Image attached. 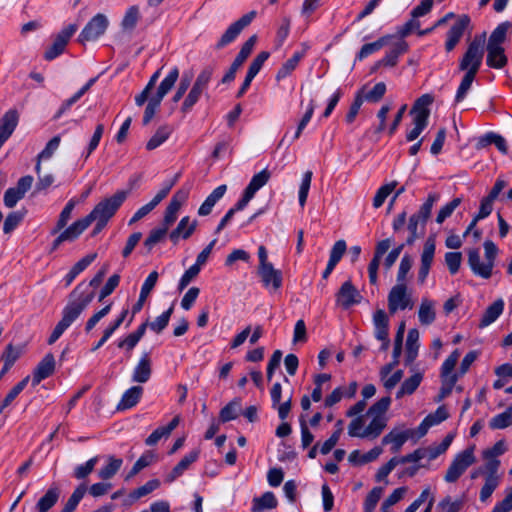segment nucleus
Masks as SVG:
<instances>
[{
	"label": "nucleus",
	"mask_w": 512,
	"mask_h": 512,
	"mask_svg": "<svg viewBox=\"0 0 512 512\" xmlns=\"http://www.w3.org/2000/svg\"><path fill=\"white\" fill-rule=\"evenodd\" d=\"M95 293L93 290H88L84 283H79L69 295V300L62 310V318L55 326L50 337L48 344H54L61 335L72 325V323L81 315L86 307L94 299Z\"/></svg>",
	"instance_id": "f257e3e1"
},
{
	"label": "nucleus",
	"mask_w": 512,
	"mask_h": 512,
	"mask_svg": "<svg viewBox=\"0 0 512 512\" xmlns=\"http://www.w3.org/2000/svg\"><path fill=\"white\" fill-rule=\"evenodd\" d=\"M95 293L93 290H88L84 283H79L69 295V300L62 310V318L55 326L50 337L48 344H54L61 335L72 325V323L81 315L86 307L94 299Z\"/></svg>",
	"instance_id": "f03ea898"
},
{
	"label": "nucleus",
	"mask_w": 512,
	"mask_h": 512,
	"mask_svg": "<svg viewBox=\"0 0 512 512\" xmlns=\"http://www.w3.org/2000/svg\"><path fill=\"white\" fill-rule=\"evenodd\" d=\"M433 102L434 97L431 94H423L414 102L410 110L414 127L406 134V140L408 142L416 140L427 127L430 116V106Z\"/></svg>",
	"instance_id": "7ed1b4c3"
},
{
	"label": "nucleus",
	"mask_w": 512,
	"mask_h": 512,
	"mask_svg": "<svg viewBox=\"0 0 512 512\" xmlns=\"http://www.w3.org/2000/svg\"><path fill=\"white\" fill-rule=\"evenodd\" d=\"M510 27L511 24L509 22H503L492 31L488 39L486 38V64L507 63L508 59L505 55L504 43Z\"/></svg>",
	"instance_id": "20e7f679"
},
{
	"label": "nucleus",
	"mask_w": 512,
	"mask_h": 512,
	"mask_svg": "<svg viewBox=\"0 0 512 512\" xmlns=\"http://www.w3.org/2000/svg\"><path fill=\"white\" fill-rule=\"evenodd\" d=\"M179 77V71L177 68H173L168 75L162 80L160 86L158 87V91L155 96L151 97L148 101V104L145 108L143 115V124L147 125L152 118L154 117L156 110L160 106V103L164 96L171 90L174 86L175 82Z\"/></svg>",
	"instance_id": "39448f33"
},
{
	"label": "nucleus",
	"mask_w": 512,
	"mask_h": 512,
	"mask_svg": "<svg viewBox=\"0 0 512 512\" xmlns=\"http://www.w3.org/2000/svg\"><path fill=\"white\" fill-rule=\"evenodd\" d=\"M109 23V19L105 14H96L84 26L78 36V41L81 44H85L98 40L107 31Z\"/></svg>",
	"instance_id": "423d86ee"
},
{
	"label": "nucleus",
	"mask_w": 512,
	"mask_h": 512,
	"mask_svg": "<svg viewBox=\"0 0 512 512\" xmlns=\"http://www.w3.org/2000/svg\"><path fill=\"white\" fill-rule=\"evenodd\" d=\"M474 462V447H469L463 450L453 459L446 471L444 480L448 483L456 482Z\"/></svg>",
	"instance_id": "0eeeda50"
},
{
	"label": "nucleus",
	"mask_w": 512,
	"mask_h": 512,
	"mask_svg": "<svg viewBox=\"0 0 512 512\" xmlns=\"http://www.w3.org/2000/svg\"><path fill=\"white\" fill-rule=\"evenodd\" d=\"M127 195V191H118L110 198L101 201L89 213L90 218L93 220V222L97 218H100L108 222V220L116 213L118 208L125 201Z\"/></svg>",
	"instance_id": "6e6552de"
},
{
	"label": "nucleus",
	"mask_w": 512,
	"mask_h": 512,
	"mask_svg": "<svg viewBox=\"0 0 512 512\" xmlns=\"http://www.w3.org/2000/svg\"><path fill=\"white\" fill-rule=\"evenodd\" d=\"M388 310L391 315L398 310L412 309L411 294L407 292L406 283H396L388 294Z\"/></svg>",
	"instance_id": "1a4fd4ad"
},
{
	"label": "nucleus",
	"mask_w": 512,
	"mask_h": 512,
	"mask_svg": "<svg viewBox=\"0 0 512 512\" xmlns=\"http://www.w3.org/2000/svg\"><path fill=\"white\" fill-rule=\"evenodd\" d=\"M433 4V0H422L420 4L411 11V18L403 25L397 27L396 34L400 37H407L415 30H418L420 28V21L418 18L427 15L431 11Z\"/></svg>",
	"instance_id": "9d476101"
},
{
	"label": "nucleus",
	"mask_w": 512,
	"mask_h": 512,
	"mask_svg": "<svg viewBox=\"0 0 512 512\" xmlns=\"http://www.w3.org/2000/svg\"><path fill=\"white\" fill-rule=\"evenodd\" d=\"M77 31L76 24H69L63 28L59 33L54 36L53 42L49 45L44 52V59L46 61H52L57 56L63 53L69 40Z\"/></svg>",
	"instance_id": "9b49d317"
},
{
	"label": "nucleus",
	"mask_w": 512,
	"mask_h": 512,
	"mask_svg": "<svg viewBox=\"0 0 512 512\" xmlns=\"http://www.w3.org/2000/svg\"><path fill=\"white\" fill-rule=\"evenodd\" d=\"M256 17V11H250L243 15L237 21L232 23L225 32L221 35L220 39L215 45L216 49H222L223 47L234 42L240 33L250 25L253 19Z\"/></svg>",
	"instance_id": "f8f14e48"
},
{
	"label": "nucleus",
	"mask_w": 512,
	"mask_h": 512,
	"mask_svg": "<svg viewBox=\"0 0 512 512\" xmlns=\"http://www.w3.org/2000/svg\"><path fill=\"white\" fill-rule=\"evenodd\" d=\"M486 51V32L476 34L468 44L460 64H481Z\"/></svg>",
	"instance_id": "ddd939ff"
},
{
	"label": "nucleus",
	"mask_w": 512,
	"mask_h": 512,
	"mask_svg": "<svg viewBox=\"0 0 512 512\" xmlns=\"http://www.w3.org/2000/svg\"><path fill=\"white\" fill-rule=\"evenodd\" d=\"M373 324H374V335L375 338L382 342L381 350L386 351L389 348L390 340H389V318L386 312L382 309H378L373 314Z\"/></svg>",
	"instance_id": "4468645a"
},
{
	"label": "nucleus",
	"mask_w": 512,
	"mask_h": 512,
	"mask_svg": "<svg viewBox=\"0 0 512 512\" xmlns=\"http://www.w3.org/2000/svg\"><path fill=\"white\" fill-rule=\"evenodd\" d=\"M436 249V242L434 236H429L423 247V251L421 254V264L418 271V281L423 284L429 274L434 254Z\"/></svg>",
	"instance_id": "2eb2a0df"
},
{
	"label": "nucleus",
	"mask_w": 512,
	"mask_h": 512,
	"mask_svg": "<svg viewBox=\"0 0 512 512\" xmlns=\"http://www.w3.org/2000/svg\"><path fill=\"white\" fill-rule=\"evenodd\" d=\"M469 24L470 17L468 15L463 14L457 18L456 22L447 32V40L445 42V50L447 52H451L459 43Z\"/></svg>",
	"instance_id": "dca6fc26"
},
{
	"label": "nucleus",
	"mask_w": 512,
	"mask_h": 512,
	"mask_svg": "<svg viewBox=\"0 0 512 512\" xmlns=\"http://www.w3.org/2000/svg\"><path fill=\"white\" fill-rule=\"evenodd\" d=\"M403 38L398 34L392 35L391 42L384 47L386 48L385 57L379 64H395L399 56L407 52L408 44Z\"/></svg>",
	"instance_id": "f3484780"
},
{
	"label": "nucleus",
	"mask_w": 512,
	"mask_h": 512,
	"mask_svg": "<svg viewBox=\"0 0 512 512\" xmlns=\"http://www.w3.org/2000/svg\"><path fill=\"white\" fill-rule=\"evenodd\" d=\"M19 122V112L9 109L0 118V148L10 138Z\"/></svg>",
	"instance_id": "a211bd4d"
},
{
	"label": "nucleus",
	"mask_w": 512,
	"mask_h": 512,
	"mask_svg": "<svg viewBox=\"0 0 512 512\" xmlns=\"http://www.w3.org/2000/svg\"><path fill=\"white\" fill-rule=\"evenodd\" d=\"M468 265L475 275L484 279H488L492 275L493 264L486 260L482 262L478 249L468 251Z\"/></svg>",
	"instance_id": "6ab92c4d"
},
{
	"label": "nucleus",
	"mask_w": 512,
	"mask_h": 512,
	"mask_svg": "<svg viewBox=\"0 0 512 512\" xmlns=\"http://www.w3.org/2000/svg\"><path fill=\"white\" fill-rule=\"evenodd\" d=\"M55 358L52 353L46 354L33 371L32 386H37L42 380L54 373Z\"/></svg>",
	"instance_id": "aec40b11"
},
{
	"label": "nucleus",
	"mask_w": 512,
	"mask_h": 512,
	"mask_svg": "<svg viewBox=\"0 0 512 512\" xmlns=\"http://www.w3.org/2000/svg\"><path fill=\"white\" fill-rule=\"evenodd\" d=\"M360 299L361 295L351 281L344 282L337 293V303L344 309L359 303Z\"/></svg>",
	"instance_id": "412c9836"
},
{
	"label": "nucleus",
	"mask_w": 512,
	"mask_h": 512,
	"mask_svg": "<svg viewBox=\"0 0 512 512\" xmlns=\"http://www.w3.org/2000/svg\"><path fill=\"white\" fill-rule=\"evenodd\" d=\"M197 224V220H190L189 216L183 217L169 234L171 242L176 245L180 238L188 239L195 232Z\"/></svg>",
	"instance_id": "4be33fe9"
},
{
	"label": "nucleus",
	"mask_w": 512,
	"mask_h": 512,
	"mask_svg": "<svg viewBox=\"0 0 512 512\" xmlns=\"http://www.w3.org/2000/svg\"><path fill=\"white\" fill-rule=\"evenodd\" d=\"M258 273L265 287H272L277 290L282 285V273L273 267L272 264L259 267Z\"/></svg>",
	"instance_id": "5701e85b"
},
{
	"label": "nucleus",
	"mask_w": 512,
	"mask_h": 512,
	"mask_svg": "<svg viewBox=\"0 0 512 512\" xmlns=\"http://www.w3.org/2000/svg\"><path fill=\"white\" fill-rule=\"evenodd\" d=\"M152 374L151 360L147 352L143 353L132 374V381L146 383Z\"/></svg>",
	"instance_id": "b1692460"
},
{
	"label": "nucleus",
	"mask_w": 512,
	"mask_h": 512,
	"mask_svg": "<svg viewBox=\"0 0 512 512\" xmlns=\"http://www.w3.org/2000/svg\"><path fill=\"white\" fill-rule=\"evenodd\" d=\"M199 457L198 450H192L187 455H185L179 463L172 469V471L166 476L165 481L167 483H172L178 477H180L189 466L194 463Z\"/></svg>",
	"instance_id": "393cba45"
},
{
	"label": "nucleus",
	"mask_w": 512,
	"mask_h": 512,
	"mask_svg": "<svg viewBox=\"0 0 512 512\" xmlns=\"http://www.w3.org/2000/svg\"><path fill=\"white\" fill-rule=\"evenodd\" d=\"M143 394V388L141 386H133L126 390L119 403L117 404V410L123 411L134 407Z\"/></svg>",
	"instance_id": "a878e982"
},
{
	"label": "nucleus",
	"mask_w": 512,
	"mask_h": 512,
	"mask_svg": "<svg viewBox=\"0 0 512 512\" xmlns=\"http://www.w3.org/2000/svg\"><path fill=\"white\" fill-rule=\"evenodd\" d=\"M478 68H479V66H470V68L464 74V76L461 80V83L457 89L456 95H455L456 103H460L466 98L469 90L471 89L473 81L476 77Z\"/></svg>",
	"instance_id": "bb28decb"
},
{
	"label": "nucleus",
	"mask_w": 512,
	"mask_h": 512,
	"mask_svg": "<svg viewBox=\"0 0 512 512\" xmlns=\"http://www.w3.org/2000/svg\"><path fill=\"white\" fill-rule=\"evenodd\" d=\"M413 435L412 430H405L402 432H397L392 430L387 435H385L382 439V444H392L391 451L393 453H397L400 451L403 444Z\"/></svg>",
	"instance_id": "cd10ccee"
},
{
	"label": "nucleus",
	"mask_w": 512,
	"mask_h": 512,
	"mask_svg": "<svg viewBox=\"0 0 512 512\" xmlns=\"http://www.w3.org/2000/svg\"><path fill=\"white\" fill-rule=\"evenodd\" d=\"M392 40V35H386L378 40L364 44L355 57L356 61H363L367 56L379 51L389 44Z\"/></svg>",
	"instance_id": "c85d7f7f"
},
{
	"label": "nucleus",
	"mask_w": 512,
	"mask_h": 512,
	"mask_svg": "<svg viewBox=\"0 0 512 512\" xmlns=\"http://www.w3.org/2000/svg\"><path fill=\"white\" fill-rule=\"evenodd\" d=\"M504 310V301L498 299L489 305L479 323V327L484 328L492 324L502 314Z\"/></svg>",
	"instance_id": "c756f323"
},
{
	"label": "nucleus",
	"mask_w": 512,
	"mask_h": 512,
	"mask_svg": "<svg viewBox=\"0 0 512 512\" xmlns=\"http://www.w3.org/2000/svg\"><path fill=\"white\" fill-rule=\"evenodd\" d=\"M419 332L417 329H410L408 331L407 340H406V355H405V364L411 365L418 355L419 349Z\"/></svg>",
	"instance_id": "7c9ffc66"
},
{
	"label": "nucleus",
	"mask_w": 512,
	"mask_h": 512,
	"mask_svg": "<svg viewBox=\"0 0 512 512\" xmlns=\"http://www.w3.org/2000/svg\"><path fill=\"white\" fill-rule=\"evenodd\" d=\"M93 222L88 214L82 219H79L72 223L69 227H67L62 232L65 234L68 241H74L77 239Z\"/></svg>",
	"instance_id": "2f4dec72"
},
{
	"label": "nucleus",
	"mask_w": 512,
	"mask_h": 512,
	"mask_svg": "<svg viewBox=\"0 0 512 512\" xmlns=\"http://www.w3.org/2000/svg\"><path fill=\"white\" fill-rule=\"evenodd\" d=\"M278 505V501L273 492L267 491L260 497H255L252 501V512H261L265 509H274Z\"/></svg>",
	"instance_id": "473e14b6"
},
{
	"label": "nucleus",
	"mask_w": 512,
	"mask_h": 512,
	"mask_svg": "<svg viewBox=\"0 0 512 512\" xmlns=\"http://www.w3.org/2000/svg\"><path fill=\"white\" fill-rule=\"evenodd\" d=\"M59 496V488L51 486L37 502L36 508L38 512H48L57 503Z\"/></svg>",
	"instance_id": "72a5a7b5"
},
{
	"label": "nucleus",
	"mask_w": 512,
	"mask_h": 512,
	"mask_svg": "<svg viewBox=\"0 0 512 512\" xmlns=\"http://www.w3.org/2000/svg\"><path fill=\"white\" fill-rule=\"evenodd\" d=\"M419 322L422 325H430L435 321V304L428 298H423L418 311Z\"/></svg>",
	"instance_id": "f704fd0d"
},
{
	"label": "nucleus",
	"mask_w": 512,
	"mask_h": 512,
	"mask_svg": "<svg viewBox=\"0 0 512 512\" xmlns=\"http://www.w3.org/2000/svg\"><path fill=\"white\" fill-rule=\"evenodd\" d=\"M96 257V253L88 254L75 263L64 278L66 286H69L74 279L96 259Z\"/></svg>",
	"instance_id": "c9c22d12"
},
{
	"label": "nucleus",
	"mask_w": 512,
	"mask_h": 512,
	"mask_svg": "<svg viewBox=\"0 0 512 512\" xmlns=\"http://www.w3.org/2000/svg\"><path fill=\"white\" fill-rule=\"evenodd\" d=\"M438 199H439L438 194H436V193L429 194L426 201L421 205L418 212L412 215V217H415L417 220L422 222L421 223L422 230L425 228L426 222L430 218L433 205Z\"/></svg>",
	"instance_id": "e433bc0d"
},
{
	"label": "nucleus",
	"mask_w": 512,
	"mask_h": 512,
	"mask_svg": "<svg viewBox=\"0 0 512 512\" xmlns=\"http://www.w3.org/2000/svg\"><path fill=\"white\" fill-rule=\"evenodd\" d=\"M423 375L420 372H417L410 376L409 378L405 379L404 382L401 384V387L396 393V398L400 399L404 395H411L413 394L416 389L419 387L420 383L422 382Z\"/></svg>",
	"instance_id": "4c0bfd02"
},
{
	"label": "nucleus",
	"mask_w": 512,
	"mask_h": 512,
	"mask_svg": "<svg viewBox=\"0 0 512 512\" xmlns=\"http://www.w3.org/2000/svg\"><path fill=\"white\" fill-rule=\"evenodd\" d=\"M399 364V359L396 358L394 361H391L390 363L384 365L381 367L379 375L380 379L383 382V386L387 390H392L399 381L394 377V375H390L392 370Z\"/></svg>",
	"instance_id": "58836bf2"
},
{
	"label": "nucleus",
	"mask_w": 512,
	"mask_h": 512,
	"mask_svg": "<svg viewBox=\"0 0 512 512\" xmlns=\"http://www.w3.org/2000/svg\"><path fill=\"white\" fill-rule=\"evenodd\" d=\"M127 314L128 310H123L121 314L118 316V318L104 330L100 340L92 347L91 350L93 352L101 348L108 341V339L113 335V333L121 326Z\"/></svg>",
	"instance_id": "ea45409f"
},
{
	"label": "nucleus",
	"mask_w": 512,
	"mask_h": 512,
	"mask_svg": "<svg viewBox=\"0 0 512 512\" xmlns=\"http://www.w3.org/2000/svg\"><path fill=\"white\" fill-rule=\"evenodd\" d=\"M460 355H461L460 351L458 349H455L448 356V358L443 362V364L441 366V372H440L441 378H449V377H457V379L459 378L458 372H453V370L459 360Z\"/></svg>",
	"instance_id": "a19ab883"
},
{
	"label": "nucleus",
	"mask_w": 512,
	"mask_h": 512,
	"mask_svg": "<svg viewBox=\"0 0 512 512\" xmlns=\"http://www.w3.org/2000/svg\"><path fill=\"white\" fill-rule=\"evenodd\" d=\"M108 463L99 470L98 476L102 480L111 479L121 468L123 460L112 455L107 457Z\"/></svg>",
	"instance_id": "79ce46f5"
},
{
	"label": "nucleus",
	"mask_w": 512,
	"mask_h": 512,
	"mask_svg": "<svg viewBox=\"0 0 512 512\" xmlns=\"http://www.w3.org/2000/svg\"><path fill=\"white\" fill-rule=\"evenodd\" d=\"M172 128L168 125L159 127L146 144L147 150H154L162 145L171 135Z\"/></svg>",
	"instance_id": "37998d69"
},
{
	"label": "nucleus",
	"mask_w": 512,
	"mask_h": 512,
	"mask_svg": "<svg viewBox=\"0 0 512 512\" xmlns=\"http://www.w3.org/2000/svg\"><path fill=\"white\" fill-rule=\"evenodd\" d=\"M77 204V200L72 198L70 199L63 210L61 211L58 221L55 225V227L52 229L51 234L55 235L59 233L68 223L69 219L71 218V214L73 209L75 208Z\"/></svg>",
	"instance_id": "c03bdc74"
},
{
	"label": "nucleus",
	"mask_w": 512,
	"mask_h": 512,
	"mask_svg": "<svg viewBox=\"0 0 512 512\" xmlns=\"http://www.w3.org/2000/svg\"><path fill=\"white\" fill-rule=\"evenodd\" d=\"M270 177L271 173L268 169L261 170L252 177L245 190L254 196L258 190L267 184Z\"/></svg>",
	"instance_id": "a18cd8bd"
},
{
	"label": "nucleus",
	"mask_w": 512,
	"mask_h": 512,
	"mask_svg": "<svg viewBox=\"0 0 512 512\" xmlns=\"http://www.w3.org/2000/svg\"><path fill=\"white\" fill-rule=\"evenodd\" d=\"M168 230L169 229L161 225V227L150 231L148 237L144 241V247L147 249V253H150L158 243L162 242L166 238Z\"/></svg>",
	"instance_id": "49530a36"
},
{
	"label": "nucleus",
	"mask_w": 512,
	"mask_h": 512,
	"mask_svg": "<svg viewBox=\"0 0 512 512\" xmlns=\"http://www.w3.org/2000/svg\"><path fill=\"white\" fill-rule=\"evenodd\" d=\"M96 79L97 78H91L78 92L63 102L57 114L55 115V118H59L65 111L70 109V107L90 89V87L95 83Z\"/></svg>",
	"instance_id": "de8ad7c7"
},
{
	"label": "nucleus",
	"mask_w": 512,
	"mask_h": 512,
	"mask_svg": "<svg viewBox=\"0 0 512 512\" xmlns=\"http://www.w3.org/2000/svg\"><path fill=\"white\" fill-rule=\"evenodd\" d=\"M373 419L368 426L363 430L364 438H376L378 437L383 429L386 427V417H372Z\"/></svg>",
	"instance_id": "09e8293b"
},
{
	"label": "nucleus",
	"mask_w": 512,
	"mask_h": 512,
	"mask_svg": "<svg viewBox=\"0 0 512 512\" xmlns=\"http://www.w3.org/2000/svg\"><path fill=\"white\" fill-rule=\"evenodd\" d=\"M512 424V408H507L504 412L495 415L489 421V427L493 430L505 429Z\"/></svg>",
	"instance_id": "8fccbe9b"
},
{
	"label": "nucleus",
	"mask_w": 512,
	"mask_h": 512,
	"mask_svg": "<svg viewBox=\"0 0 512 512\" xmlns=\"http://www.w3.org/2000/svg\"><path fill=\"white\" fill-rule=\"evenodd\" d=\"M30 381V376H26L23 378L20 382H18L6 395L3 402L0 405V413L3 412L5 408H7L14 400L15 398L25 389L27 384Z\"/></svg>",
	"instance_id": "3c124183"
},
{
	"label": "nucleus",
	"mask_w": 512,
	"mask_h": 512,
	"mask_svg": "<svg viewBox=\"0 0 512 512\" xmlns=\"http://www.w3.org/2000/svg\"><path fill=\"white\" fill-rule=\"evenodd\" d=\"M499 483H500L499 476L486 475L485 483L480 490V495H479L480 501L486 502L491 497V495L493 494L495 489L498 487Z\"/></svg>",
	"instance_id": "603ef678"
},
{
	"label": "nucleus",
	"mask_w": 512,
	"mask_h": 512,
	"mask_svg": "<svg viewBox=\"0 0 512 512\" xmlns=\"http://www.w3.org/2000/svg\"><path fill=\"white\" fill-rule=\"evenodd\" d=\"M35 171L37 174V182L34 193L45 191L53 185L55 181L54 176L52 174H41V163H39V161L36 163Z\"/></svg>",
	"instance_id": "864d4df0"
},
{
	"label": "nucleus",
	"mask_w": 512,
	"mask_h": 512,
	"mask_svg": "<svg viewBox=\"0 0 512 512\" xmlns=\"http://www.w3.org/2000/svg\"><path fill=\"white\" fill-rule=\"evenodd\" d=\"M87 491V487L85 484H80L72 493V495L67 500L61 512H74L79 502L84 497Z\"/></svg>",
	"instance_id": "5fc2aeb1"
},
{
	"label": "nucleus",
	"mask_w": 512,
	"mask_h": 512,
	"mask_svg": "<svg viewBox=\"0 0 512 512\" xmlns=\"http://www.w3.org/2000/svg\"><path fill=\"white\" fill-rule=\"evenodd\" d=\"M256 42L257 36H250L241 46L240 51L238 52L232 64H243L252 53Z\"/></svg>",
	"instance_id": "6e6d98bb"
},
{
	"label": "nucleus",
	"mask_w": 512,
	"mask_h": 512,
	"mask_svg": "<svg viewBox=\"0 0 512 512\" xmlns=\"http://www.w3.org/2000/svg\"><path fill=\"white\" fill-rule=\"evenodd\" d=\"M421 221L417 220L415 217H410L409 218V222H408V231H409V236L408 238L406 239V245H413L414 242L422 237L425 233V228L422 230V227H421Z\"/></svg>",
	"instance_id": "4d7b16f0"
},
{
	"label": "nucleus",
	"mask_w": 512,
	"mask_h": 512,
	"mask_svg": "<svg viewBox=\"0 0 512 512\" xmlns=\"http://www.w3.org/2000/svg\"><path fill=\"white\" fill-rule=\"evenodd\" d=\"M22 353V346H14L13 344H8L1 355V361L13 366L15 362L21 357Z\"/></svg>",
	"instance_id": "13d9d810"
},
{
	"label": "nucleus",
	"mask_w": 512,
	"mask_h": 512,
	"mask_svg": "<svg viewBox=\"0 0 512 512\" xmlns=\"http://www.w3.org/2000/svg\"><path fill=\"white\" fill-rule=\"evenodd\" d=\"M343 421L338 420L336 423V430L332 433V435L322 444L320 448V453L323 455L328 454L339 441L340 435L343 431L342 428Z\"/></svg>",
	"instance_id": "bf43d9fd"
},
{
	"label": "nucleus",
	"mask_w": 512,
	"mask_h": 512,
	"mask_svg": "<svg viewBox=\"0 0 512 512\" xmlns=\"http://www.w3.org/2000/svg\"><path fill=\"white\" fill-rule=\"evenodd\" d=\"M391 405V398L389 396L379 399L367 411V415L371 417H385V413Z\"/></svg>",
	"instance_id": "052dcab7"
},
{
	"label": "nucleus",
	"mask_w": 512,
	"mask_h": 512,
	"mask_svg": "<svg viewBox=\"0 0 512 512\" xmlns=\"http://www.w3.org/2000/svg\"><path fill=\"white\" fill-rule=\"evenodd\" d=\"M453 438H454V435L449 433L446 435V437L443 439V441L440 444L427 447L428 453H429V461L434 460L438 456L443 454L451 445Z\"/></svg>",
	"instance_id": "680f3d73"
},
{
	"label": "nucleus",
	"mask_w": 512,
	"mask_h": 512,
	"mask_svg": "<svg viewBox=\"0 0 512 512\" xmlns=\"http://www.w3.org/2000/svg\"><path fill=\"white\" fill-rule=\"evenodd\" d=\"M397 185V182L396 181H393L391 183H388V184H385L383 186H381L374 198H373V206L374 208H379L383 205V203L385 202L386 198L390 195V193L395 189Z\"/></svg>",
	"instance_id": "e2e57ef3"
},
{
	"label": "nucleus",
	"mask_w": 512,
	"mask_h": 512,
	"mask_svg": "<svg viewBox=\"0 0 512 512\" xmlns=\"http://www.w3.org/2000/svg\"><path fill=\"white\" fill-rule=\"evenodd\" d=\"M384 489L382 487H374L366 496L364 502V512H374L378 501L382 497Z\"/></svg>",
	"instance_id": "0e129e2a"
},
{
	"label": "nucleus",
	"mask_w": 512,
	"mask_h": 512,
	"mask_svg": "<svg viewBox=\"0 0 512 512\" xmlns=\"http://www.w3.org/2000/svg\"><path fill=\"white\" fill-rule=\"evenodd\" d=\"M139 20V9L137 6H131L125 13L121 26L123 30H133Z\"/></svg>",
	"instance_id": "69168bd1"
},
{
	"label": "nucleus",
	"mask_w": 512,
	"mask_h": 512,
	"mask_svg": "<svg viewBox=\"0 0 512 512\" xmlns=\"http://www.w3.org/2000/svg\"><path fill=\"white\" fill-rule=\"evenodd\" d=\"M173 313V306L158 316L153 322L149 323V327L155 333H161L168 325L170 317Z\"/></svg>",
	"instance_id": "338daca9"
},
{
	"label": "nucleus",
	"mask_w": 512,
	"mask_h": 512,
	"mask_svg": "<svg viewBox=\"0 0 512 512\" xmlns=\"http://www.w3.org/2000/svg\"><path fill=\"white\" fill-rule=\"evenodd\" d=\"M464 505L463 500L457 499L452 501L450 496L445 497L439 503L437 508L438 512H459Z\"/></svg>",
	"instance_id": "774afa93"
}]
</instances>
